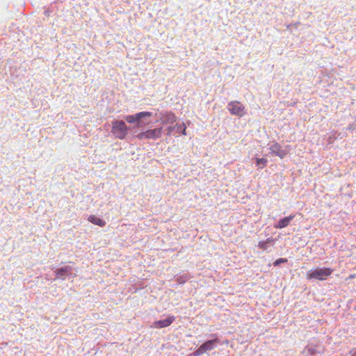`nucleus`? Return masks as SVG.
Returning a JSON list of instances; mask_svg holds the SVG:
<instances>
[{
	"mask_svg": "<svg viewBox=\"0 0 356 356\" xmlns=\"http://www.w3.org/2000/svg\"><path fill=\"white\" fill-rule=\"evenodd\" d=\"M332 272L333 270L330 268H316L309 270L307 273V277L309 280H325Z\"/></svg>",
	"mask_w": 356,
	"mask_h": 356,
	"instance_id": "1",
	"label": "nucleus"
},
{
	"mask_svg": "<svg viewBox=\"0 0 356 356\" xmlns=\"http://www.w3.org/2000/svg\"><path fill=\"white\" fill-rule=\"evenodd\" d=\"M111 132L119 139H124L128 132V127L124 121H113L112 122Z\"/></svg>",
	"mask_w": 356,
	"mask_h": 356,
	"instance_id": "2",
	"label": "nucleus"
},
{
	"mask_svg": "<svg viewBox=\"0 0 356 356\" xmlns=\"http://www.w3.org/2000/svg\"><path fill=\"white\" fill-rule=\"evenodd\" d=\"M227 108L232 115H236L240 118L246 114L245 106L238 101H232L229 102Z\"/></svg>",
	"mask_w": 356,
	"mask_h": 356,
	"instance_id": "3",
	"label": "nucleus"
},
{
	"mask_svg": "<svg viewBox=\"0 0 356 356\" xmlns=\"http://www.w3.org/2000/svg\"><path fill=\"white\" fill-rule=\"evenodd\" d=\"M218 343L219 340L218 338H216L212 340H208L205 341L203 344H202L197 350H195L193 353L192 355L200 356L207 351L212 350L216 347Z\"/></svg>",
	"mask_w": 356,
	"mask_h": 356,
	"instance_id": "4",
	"label": "nucleus"
},
{
	"mask_svg": "<svg viewBox=\"0 0 356 356\" xmlns=\"http://www.w3.org/2000/svg\"><path fill=\"white\" fill-rule=\"evenodd\" d=\"M186 127V124L184 122L180 124L177 123L174 126H168L167 128H165L164 131L166 132V135L168 136L175 135L177 134H181L186 136L187 134Z\"/></svg>",
	"mask_w": 356,
	"mask_h": 356,
	"instance_id": "5",
	"label": "nucleus"
},
{
	"mask_svg": "<svg viewBox=\"0 0 356 356\" xmlns=\"http://www.w3.org/2000/svg\"><path fill=\"white\" fill-rule=\"evenodd\" d=\"M160 120L163 127L159 129H157V138L159 137V134L160 133L162 129H163L164 127L167 128L168 126H172L174 122H175L176 121V117L172 113H166L164 114H161Z\"/></svg>",
	"mask_w": 356,
	"mask_h": 356,
	"instance_id": "6",
	"label": "nucleus"
},
{
	"mask_svg": "<svg viewBox=\"0 0 356 356\" xmlns=\"http://www.w3.org/2000/svg\"><path fill=\"white\" fill-rule=\"evenodd\" d=\"M269 149L271 154L279 156L280 159H283L289 153V150L286 149H282V146L278 143H274L272 144L270 146Z\"/></svg>",
	"mask_w": 356,
	"mask_h": 356,
	"instance_id": "7",
	"label": "nucleus"
},
{
	"mask_svg": "<svg viewBox=\"0 0 356 356\" xmlns=\"http://www.w3.org/2000/svg\"><path fill=\"white\" fill-rule=\"evenodd\" d=\"M149 116H151L149 112H140L135 115H127L124 119L128 123H140L142 118Z\"/></svg>",
	"mask_w": 356,
	"mask_h": 356,
	"instance_id": "8",
	"label": "nucleus"
},
{
	"mask_svg": "<svg viewBox=\"0 0 356 356\" xmlns=\"http://www.w3.org/2000/svg\"><path fill=\"white\" fill-rule=\"evenodd\" d=\"M294 215H290L287 217L279 220L274 225V227L276 229H282L287 227L291 220L294 218Z\"/></svg>",
	"mask_w": 356,
	"mask_h": 356,
	"instance_id": "9",
	"label": "nucleus"
},
{
	"mask_svg": "<svg viewBox=\"0 0 356 356\" xmlns=\"http://www.w3.org/2000/svg\"><path fill=\"white\" fill-rule=\"evenodd\" d=\"M88 220L93 225H97L100 227H103L106 225V222L104 220L99 218L95 215H90L88 218Z\"/></svg>",
	"mask_w": 356,
	"mask_h": 356,
	"instance_id": "10",
	"label": "nucleus"
},
{
	"mask_svg": "<svg viewBox=\"0 0 356 356\" xmlns=\"http://www.w3.org/2000/svg\"><path fill=\"white\" fill-rule=\"evenodd\" d=\"M175 318L173 316L167 317L164 320L157 321V327H165L169 326L175 321Z\"/></svg>",
	"mask_w": 356,
	"mask_h": 356,
	"instance_id": "11",
	"label": "nucleus"
},
{
	"mask_svg": "<svg viewBox=\"0 0 356 356\" xmlns=\"http://www.w3.org/2000/svg\"><path fill=\"white\" fill-rule=\"evenodd\" d=\"M275 242V239L272 237L268 238L266 241H259L258 243V247L263 250H266L268 249L269 245H274Z\"/></svg>",
	"mask_w": 356,
	"mask_h": 356,
	"instance_id": "12",
	"label": "nucleus"
},
{
	"mask_svg": "<svg viewBox=\"0 0 356 356\" xmlns=\"http://www.w3.org/2000/svg\"><path fill=\"white\" fill-rule=\"evenodd\" d=\"M72 268L71 266H65L63 268H60L57 269L55 273L58 277H62V279H64L63 277H64L66 274L70 273L72 271Z\"/></svg>",
	"mask_w": 356,
	"mask_h": 356,
	"instance_id": "13",
	"label": "nucleus"
},
{
	"mask_svg": "<svg viewBox=\"0 0 356 356\" xmlns=\"http://www.w3.org/2000/svg\"><path fill=\"white\" fill-rule=\"evenodd\" d=\"M155 130H148L145 132L140 133L138 136L139 138H154L155 137Z\"/></svg>",
	"mask_w": 356,
	"mask_h": 356,
	"instance_id": "14",
	"label": "nucleus"
},
{
	"mask_svg": "<svg viewBox=\"0 0 356 356\" xmlns=\"http://www.w3.org/2000/svg\"><path fill=\"white\" fill-rule=\"evenodd\" d=\"M191 278V275L188 273H185L182 275L178 276L176 281L178 284H182L186 282Z\"/></svg>",
	"mask_w": 356,
	"mask_h": 356,
	"instance_id": "15",
	"label": "nucleus"
},
{
	"mask_svg": "<svg viewBox=\"0 0 356 356\" xmlns=\"http://www.w3.org/2000/svg\"><path fill=\"white\" fill-rule=\"evenodd\" d=\"M257 165L259 166L261 168H264L267 165L268 161L266 159L261 158V159H257Z\"/></svg>",
	"mask_w": 356,
	"mask_h": 356,
	"instance_id": "16",
	"label": "nucleus"
},
{
	"mask_svg": "<svg viewBox=\"0 0 356 356\" xmlns=\"http://www.w3.org/2000/svg\"><path fill=\"white\" fill-rule=\"evenodd\" d=\"M287 259H285V258H280L278 259H277L274 263V266H279L280 264L282 263H286L287 262Z\"/></svg>",
	"mask_w": 356,
	"mask_h": 356,
	"instance_id": "17",
	"label": "nucleus"
},
{
	"mask_svg": "<svg viewBox=\"0 0 356 356\" xmlns=\"http://www.w3.org/2000/svg\"><path fill=\"white\" fill-rule=\"evenodd\" d=\"M350 356H356V348H353L350 351Z\"/></svg>",
	"mask_w": 356,
	"mask_h": 356,
	"instance_id": "18",
	"label": "nucleus"
},
{
	"mask_svg": "<svg viewBox=\"0 0 356 356\" xmlns=\"http://www.w3.org/2000/svg\"><path fill=\"white\" fill-rule=\"evenodd\" d=\"M356 277V275L355 274H352V275H350L349 277L347 278V280L348 279H353Z\"/></svg>",
	"mask_w": 356,
	"mask_h": 356,
	"instance_id": "19",
	"label": "nucleus"
}]
</instances>
